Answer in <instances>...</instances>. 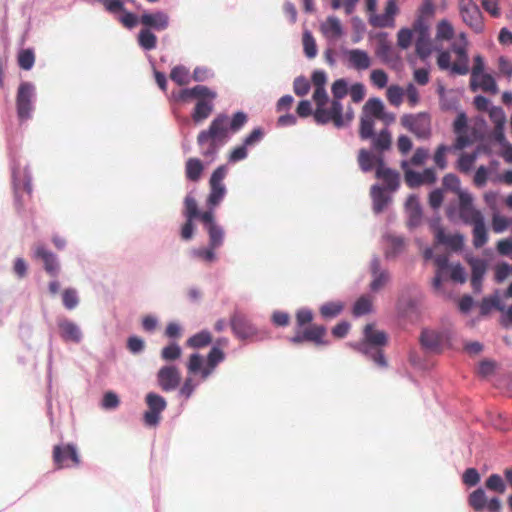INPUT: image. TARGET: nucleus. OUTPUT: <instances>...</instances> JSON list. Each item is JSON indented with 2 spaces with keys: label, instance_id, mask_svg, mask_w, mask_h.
I'll return each instance as SVG.
<instances>
[{
  "label": "nucleus",
  "instance_id": "f3484780",
  "mask_svg": "<svg viewBox=\"0 0 512 512\" xmlns=\"http://www.w3.org/2000/svg\"><path fill=\"white\" fill-rule=\"evenodd\" d=\"M172 96L177 102L187 103L192 99H197L198 97L216 98L217 93L207 86L196 85L192 88L181 89L177 93L174 92Z\"/></svg>",
  "mask_w": 512,
  "mask_h": 512
},
{
  "label": "nucleus",
  "instance_id": "1a4fd4ad",
  "mask_svg": "<svg viewBox=\"0 0 512 512\" xmlns=\"http://www.w3.org/2000/svg\"><path fill=\"white\" fill-rule=\"evenodd\" d=\"M148 410L144 413V422L148 426H156L161 420V413L166 409V400L153 392L146 395L145 398Z\"/></svg>",
  "mask_w": 512,
  "mask_h": 512
},
{
  "label": "nucleus",
  "instance_id": "6ab92c4d",
  "mask_svg": "<svg viewBox=\"0 0 512 512\" xmlns=\"http://www.w3.org/2000/svg\"><path fill=\"white\" fill-rule=\"evenodd\" d=\"M34 258L43 262L44 270L52 277H56L60 272V265L56 255L47 250L43 245H37L34 251Z\"/></svg>",
  "mask_w": 512,
  "mask_h": 512
},
{
  "label": "nucleus",
  "instance_id": "7ed1b4c3",
  "mask_svg": "<svg viewBox=\"0 0 512 512\" xmlns=\"http://www.w3.org/2000/svg\"><path fill=\"white\" fill-rule=\"evenodd\" d=\"M400 124L418 139L427 140L432 135L431 117L426 112L404 114L400 118Z\"/></svg>",
  "mask_w": 512,
  "mask_h": 512
},
{
  "label": "nucleus",
  "instance_id": "49530a36",
  "mask_svg": "<svg viewBox=\"0 0 512 512\" xmlns=\"http://www.w3.org/2000/svg\"><path fill=\"white\" fill-rule=\"evenodd\" d=\"M408 166L409 162H401V168L404 170V178L406 184L411 188H415L422 185L421 174L419 172L409 169Z\"/></svg>",
  "mask_w": 512,
  "mask_h": 512
},
{
  "label": "nucleus",
  "instance_id": "c9c22d12",
  "mask_svg": "<svg viewBox=\"0 0 512 512\" xmlns=\"http://www.w3.org/2000/svg\"><path fill=\"white\" fill-rule=\"evenodd\" d=\"M204 170L202 162L198 158H189L185 164L186 178L190 181L197 182Z\"/></svg>",
  "mask_w": 512,
  "mask_h": 512
},
{
  "label": "nucleus",
  "instance_id": "13d9d810",
  "mask_svg": "<svg viewBox=\"0 0 512 512\" xmlns=\"http://www.w3.org/2000/svg\"><path fill=\"white\" fill-rule=\"evenodd\" d=\"M486 503V495L484 490L481 488L473 491L469 496V504L476 511H481L485 507Z\"/></svg>",
  "mask_w": 512,
  "mask_h": 512
},
{
  "label": "nucleus",
  "instance_id": "f257e3e1",
  "mask_svg": "<svg viewBox=\"0 0 512 512\" xmlns=\"http://www.w3.org/2000/svg\"><path fill=\"white\" fill-rule=\"evenodd\" d=\"M228 139V116L217 115L210 123L207 130H202L197 136V144L201 154L210 162L213 161L219 149Z\"/></svg>",
  "mask_w": 512,
  "mask_h": 512
},
{
  "label": "nucleus",
  "instance_id": "bb28decb",
  "mask_svg": "<svg viewBox=\"0 0 512 512\" xmlns=\"http://www.w3.org/2000/svg\"><path fill=\"white\" fill-rule=\"evenodd\" d=\"M215 99L216 98L210 97L197 98V102L192 113V119L195 123H200L211 115L214 108L213 101Z\"/></svg>",
  "mask_w": 512,
  "mask_h": 512
},
{
  "label": "nucleus",
  "instance_id": "dca6fc26",
  "mask_svg": "<svg viewBox=\"0 0 512 512\" xmlns=\"http://www.w3.org/2000/svg\"><path fill=\"white\" fill-rule=\"evenodd\" d=\"M181 381V373L174 365H166L159 369L157 382L164 392L175 390Z\"/></svg>",
  "mask_w": 512,
  "mask_h": 512
},
{
  "label": "nucleus",
  "instance_id": "2f4dec72",
  "mask_svg": "<svg viewBox=\"0 0 512 512\" xmlns=\"http://www.w3.org/2000/svg\"><path fill=\"white\" fill-rule=\"evenodd\" d=\"M436 6L433 0H422L421 5L417 9V18L414 23L420 21L422 26H429L427 21L434 17Z\"/></svg>",
  "mask_w": 512,
  "mask_h": 512
},
{
  "label": "nucleus",
  "instance_id": "4d7b16f0",
  "mask_svg": "<svg viewBox=\"0 0 512 512\" xmlns=\"http://www.w3.org/2000/svg\"><path fill=\"white\" fill-rule=\"evenodd\" d=\"M202 213L198 210V205L194 197L187 195L184 199V215L186 219H200Z\"/></svg>",
  "mask_w": 512,
  "mask_h": 512
},
{
  "label": "nucleus",
  "instance_id": "4be33fe9",
  "mask_svg": "<svg viewBox=\"0 0 512 512\" xmlns=\"http://www.w3.org/2000/svg\"><path fill=\"white\" fill-rule=\"evenodd\" d=\"M451 50L457 55V61L453 63L452 73L466 75L469 72V58L465 44L453 43Z\"/></svg>",
  "mask_w": 512,
  "mask_h": 512
},
{
  "label": "nucleus",
  "instance_id": "6e6d98bb",
  "mask_svg": "<svg viewBox=\"0 0 512 512\" xmlns=\"http://www.w3.org/2000/svg\"><path fill=\"white\" fill-rule=\"evenodd\" d=\"M343 310V305L340 302H328L320 307V314L325 319H331L338 316Z\"/></svg>",
  "mask_w": 512,
  "mask_h": 512
},
{
  "label": "nucleus",
  "instance_id": "338daca9",
  "mask_svg": "<svg viewBox=\"0 0 512 512\" xmlns=\"http://www.w3.org/2000/svg\"><path fill=\"white\" fill-rule=\"evenodd\" d=\"M62 301L65 308L74 309L79 303L76 290L72 288L65 289L62 293Z\"/></svg>",
  "mask_w": 512,
  "mask_h": 512
},
{
  "label": "nucleus",
  "instance_id": "39448f33",
  "mask_svg": "<svg viewBox=\"0 0 512 512\" xmlns=\"http://www.w3.org/2000/svg\"><path fill=\"white\" fill-rule=\"evenodd\" d=\"M458 8L463 22L469 28L475 33H482L484 31L482 13L473 0H459Z\"/></svg>",
  "mask_w": 512,
  "mask_h": 512
},
{
  "label": "nucleus",
  "instance_id": "20e7f679",
  "mask_svg": "<svg viewBox=\"0 0 512 512\" xmlns=\"http://www.w3.org/2000/svg\"><path fill=\"white\" fill-rule=\"evenodd\" d=\"M333 100L331 101L330 112L333 114L334 126L342 128L352 119V116L347 114L343 116V106L340 102L348 93V84L345 79H337L331 87Z\"/></svg>",
  "mask_w": 512,
  "mask_h": 512
},
{
  "label": "nucleus",
  "instance_id": "37998d69",
  "mask_svg": "<svg viewBox=\"0 0 512 512\" xmlns=\"http://www.w3.org/2000/svg\"><path fill=\"white\" fill-rule=\"evenodd\" d=\"M476 159L477 154L475 152L462 153L457 161V170L463 174H468L472 170Z\"/></svg>",
  "mask_w": 512,
  "mask_h": 512
},
{
  "label": "nucleus",
  "instance_id": "c03bdc74",
  "mask_svg": "<svg viewBox=\"0 0 512 512\" xmlns=\"http://www.w3.org/2000/svg\"><path fill=\"white\" fill-rule=\"evenodd\" d=\"M170 79L179 86H185L190 83L189 70L182 66H175L170 72Z\"/></svg>",
  "mask_w": 512,
  "mask_h": 512
},
{
  "label": "nucleus",
  "instance_id": "393cba45",
  "mask_svg": "<svg viewBox=\"0 0 512 512\" xmlns=\"http://www.w3.org/2000/svg\"><path fill=\"white\" fill-rule=\"evenodd\" d=\"M348 64L356 70H366L371 66L369 54L361 49H351L345 52Z\"/></svg>",
  "mask_w": 512,
  "mask_h": 512
},
{
  "label": "nucleus",
  "instance_id": "a19ab883",
  "mask_svg": "<svg viewBox=\"0 0 512 512\" xmlns=\"http://www.w3.org/2000/svg\"><path fill=\"white\" fill-rule=\"evenodd\" d=\"M138 44L144 50L150 51L157 46L156 35L148 28L141 29L138 34Z\"/></svg>",
  "mask_w": 512,
  "mask_h": 512
},
{
  "label": "nucleus",
  "instance_id": "e433bc0d",
  "mask_svg": "<svg viewBox=\"0 0 512 512\" xmlns=\"http://www.w3.org/2000/svg\"><path fill=\"white\" fill-rule=\"evenodd\" d=\"M372 146L376 151L383 152L389 150L392 144L391 133L388 129L381 130L372 138Z\"/></svg>",
  "mask_w": 512,
  "mask_h": 512
},
{
  "label": "nucleus",
  "instance_id": "ddd939ff",
  "mask_svg": "<svg viewBox=\"0 0 512 512\" xmlns=\"http://www.w3.org/2000/svg\"><path fill=\"white\" fill-rule=\"evenodd\" d=\"M458 199V214L464 224H471L484 217L482 212L474 206L473 196L469 192H461Z\"/></svg>",
  "mask_w": 512,
  "mask_h": 512
},
{
  "label": "nucleus",
  "instance_id": "4c0bfd02",
  "mask_svg": "<svg viewBox=\"0 0 512 512\" xmlns=\"http://www.w3.org/2000/svg\"><path fill=\"white\" fill-rule=\"evenodd\" d=\"M455 31L452 24L446 20H440L436 25L435 40L439 41H450L454 37Z\"/></svg>",
  "mask_w": 512,
  "mask_h": 512
},
{
  "label": "nucleus",
  "instance_id": "a18cd8bd",
  "mask_svg": "<svg viewBox=\"0 0 512 512\" xmlns=\"http://www.w3.org/2000/svg\"><path fill=\"white\" fill-rule=\"evenodd\" d=\"M374 119L370 116L363 115L360 119L359 136L362 140L372 138L374 133Z\"/></svg>",
  "mask_w": 512,
  "mask_h": 512
},
{
  "label": "nucleus",
  "instance_id": "a878e982",
  "mask_svg": "<svg viewBox=\"0 0 512 512\" xmlns=\"http://www.w3.org/2000/svg\"><path fill=\"white\" fill-rule=\"evenodd\" d=\"M435 239L438 244L445 245L455 251L460 250L464 242L461 234H447L440 226L435 230Z\"/></svg>",
  "mask_w": 512,
  "mask_h": 512
},
{
  "label": "nucleus",
  "instance_id": "f704fd0d",
  "mask_svg": "<svg viewBox=\"0 0 512 512\" xmlns=\"http://www.w3.org/2000/svg\"><path fill=\"white\" fill-rule=\"evenodd\" d=\"M321 30L328 38H338L342 35L343 30L338 18L330 16L322 24Z\"/></svg>",
  "mask_w": 512,
  "mask_h": 512
},
{
  "label": "nucleus",
  "instance_id": "7c9ffc66",
  "mask_svg": "<svg viewBox=\"0 0 512 512\" xmlns=\"http://www.w3.org/2000/svg\"><path fill=\"white\" fill-rule=\"evenodd\" d=\"M470 225L473 227L472 236L474 247H483L488 241V232L485 225L484 217L471 223Z\"/></svg>",
  "mask_w": 512,
  "mask_h": 512
},
{
  "label": "nucleus",
  "instance_id": "f03ea898",
  "mask_svg": "<svg viewBox=\"0 0 512 512\" xmlns=\"http://www.w3.org/2000/svg\"><path fill=\"white\" fill-rule=\"evenodd\" d=\"M363 342L356 346V349L369 357L376 365L386 367L387 361L383 353V347L388 343L387 334L376 329L374 324H367L364 327Z\"/></svg>",
  "mask_w": 512,
  "mask_h": 512
},
{
  "label": "nucleus",
  "instance_id": "5701e85b",
  "mask_svg": "<svg viewBox=\"0 0 512 512\" xmlns=\"http://www.w3.org/2000/svg\"><path fill=\"white\" fill-rule=\"evenodd\" d=\"M398 12L395 0H389L386 3L385 12L381 15H374L370 19V23L374 27H389L394 24V16Z\"/></svg>",
  "mask_w": 512,
  "mask_h": 512
},
{
  "label": "nucleus",
  "instance_id": "3c124183",
  "mask_svg": "<svg viewBox=\"0 0 512 512\" xmlns=\"http://www.w3.org/2000/svg\"><path fill=\"white\" fill-rule=\"evenodd\" d=\"M217 248H212L210 245L207 247L197 248L192 251V254L195 258L205 262V263H213L217 260V255L215 250Z\"/></svg>",
  "mask_w": 512,
  "mask_h": 512
},
{
  "label": "nucleus",
  "instance_id": "de8ad7c7",
  "mask_svg": "<svg viewBox=\"0 0 512 512\" xmlns=\"http://www.w3.org/2000/svg\"><path fill=\"white\" fill-rule=\"evenodd\" d=\"M420 341L425 348L436 350L440 346L441 338L438 333L425 330L421 333Z\"/></svg>",
  "mask_w": 512,
  "mask_h": 512
},
{
  "label": "nucleus",
  "instance_id": "aec40b11",
  "mask_svg": "<svg viewBox=\"0 0 512 512\" xmlns=\"http://www.w3.org/2000/svg\"><path fill=\"white\" fill-rule=\"evenodd\" d=\"M139 22L148 29L163 31L169 26V16L163 11L143 13L139 18Z\"/></svg>",
  "mask_w": 512,
  "mask_h": 512
},
{
  "label": "nucleus",
  "instance_id": "473e14b6",
  "mask_svg": "<svg viewBox=\"0 0 512 512\" xmlns=\"http://www.w3.org/2000/svg\"><path fill=\"white\" fill-rule=\"evenodd\" d=\"M406 208L409 212L408 225L410 227L417 226L421 221V208L418 198L415 195H410L406 201Z\"/></svg>",
  "mask_w": 512,
  "mask_h": 512
},
{
  "label": "nucleus",
  "instance_id": "2eb2a0df",
  "mask_svg": "<svg viewBox=\"0 0 512 512\" xmlns=\"http://www.w3.org/2000/svg\"><path fill=\"white\" fill-rule=\"evenodd\" d=\"M230 326L235 337L244 340L256 335L257 330L251 321L241 312H234L230 318Z\"/></svg>",
  "mask_w": 512,
  "mask_h": 512
},
{
  "label": "nucleus",
  "instance_id": "4468645a",
  "mask_svg": "<svg viewBox=\"0 0 512 512\" xmlns=\"http://www.w3.org/2000/svg\"><path fill=\"white\" fill-rule=\"evenodd\" d=\"M68 460L71 461L73 466L80 464L76 447L72 444L55 445L53 447V461L56 469L70 467L71 465L68 463Z\"/></svg>",
  "mask_w": 512,
  "mask_h": 512
},
{
  "label": "nucleus",
  "instance_id": "e2e57ef3",
  "mask_svg": "<svg viewBox=\"0 0 512 512\" xmlns=\"http://www.w3.org/2000/svg\"><path fill=\"white\" fill-rule=\"evenodd\" d=\"M413 33H415L413 28H402L398 31L397 44L401 49H408L411 46L413 40Z\"/></svg>",
  "mask_w": 512,
  "mask_h": 512
},
{
  "label": "nucleus",
  "instance_id": "69168bd1",
  "mask_svg": "<svg viewBox=\"0 0 512 512\" xmlns=\"http://www.w3.org/2000/svg\"><path fill=\"white\" fill-rule=\"evenodd\" d=\"M442 182H443V186L446 189L453 191L454 193L457 194L458 197L461 192H465L464 190H462L460 188V180L455 174H452V173L446 174L443 177Z\"/></svg>",
  "mask_w": 512,
  "mask_h": 512
},
{
  "label": "nucleus",
  "instance_id": "423d86ee",
  "mask_svg": "<svg viewBox=\"0 0 512 512\" xmlns=\"http://www.w3.org/2000/svg\"><path fill=\"white\" fill-rule=\"evenodd\" d=\"M35 96V86L30 82H22L16 95V108L18 117L21 120L31 118L33 111V99Z\"/></svg>",
  "mask_w": 512,
  "mask_h": 512
},
{
  "label": "nucleus",
  "instance_id": "603ef678",
  "mask_svg": "<svg viewBox=\"0 0 512 512\" xmlns=\"http://www.w3.org/2000/svg\"><path fill=\"white\" fill-rule=\"evenodd\" d=\"M453 150H455L453 148V145L451 147H449L444 144H441L437 147V149L434 153V156H433V160H434L435 165L439 169L444 170L447 167L446 154Z\"/></svg>",
  "mask_w": 512,
  "mask_h": 512
},
{
  "label": "nucleus",
  "instance_id": "0e129e2a",
  "mask_svg": "<svg viewBox=\"0 0 512 512\" xmlns=\"http://www.w3.org/2000/svg\"><path fill=\"white\" fill-rule=\"evenodd\" d=\"M247 121L248 117L244 112H236L233 115L231 121H228V131L230 130L232 133L238 132L240 129L244 127Z\"/></svg>",
  "mask_w": 512,
  "mask_h": 512
},
{
  "label": "nucleus",
  "instance_id": "5fc2aeb1",
  "mask_svg": "<svg viewBox=\"0 0 512 512\" xmlns=\"http://www.w3.org/2000/svg\"><path fill=\"white\" fill-rule=\"evenodd\" d=\"M18 65L23 70H30L35 63V54L32 49L21 50L17 57Z\"/></svg>",
  "mask_w": 512,
  "mask_h": 512
},
{
  "label": "nucleus",
  "instance_id": "864d4df0",
  "mask_svg": "<svg viewBox=\"0 0 512 512\" xmlns=\"http://www.w3.org/2000/svg\"><path fill=\"white\" fill-rule=\"evenodd\" d=\"M484 71V59L481 55L474 57V64L471 70L470 86L473 91H476L477 80L479 75Z\"/></svg>",
  "mask_w": 512,
  "mask_h": 512
},
{
  "label": "nucleus",
  "instance_id": "f8f14e48",
  "mask_svg": "<svg viewBox=\"0 0 512 512\" xmlns=\"http://www.w3.org/2000/svg\"><path fill=\"white\" fill-rule=\"evenodd\" d=\"M413 30L416 34L415 52L422 61H426L433 51L429 26H422L419 21L418 23H413Z\"/></svg>",
  "mask_w": 512,
  "mask_h": 512
},
{
  "label": "nucleus",
  "instance_id": "6e6552de",
  "mask_svg": "<svg viewBox=\"0 0 512 512\" xmlns=\"http://www.w3.org/2000/svg\"><path fill=\"white\" fill-rule=\"evenodd\" d=\"M200 220L204 225V228L209 237V243L212 248H220L224 243L225 231L215 221V216L212 210L204 211L200 215Z\"/></svg>",
  "mask_w": 512,
  "mask_h": 512
},
{
  "label": "nucleus",
  "instance_id": "9b49d317",
  "mask_svg": "<svg viewBox=\"0 0 512 512\" xmlns=\"http://www.w3.org/2000/svg\"><path fill=\"white\" fill-rule=\"evenodd\" d=\"M312 98L316 104V109L313 113L315 122L321 125L328 124L330 122L334 124L333 114L330 112V108H326L328 95L325 87L315 88Z\"/></svg>",
  "mask_w": 512,
  "mask_h": 512
},
{
  "label": "nucleus",
  "instance_id": "79ce46f5",
  "mask_svg": "<svg viewBox=\"0 0 512 512\" xmlns=\"http://www.w3.org/2000/svg\"><path fill=\"white\" fill-rule=\"evenodd\" d=\"M212 342V335L209 331H201L187 339L186 345L191 348H203Z\"/></svg>",
  "mask_w": 512,
  "mask_h": 512
},
{
  "label": "nucleus",
  "instance_id": "bf43d9fd",
  "mask_svg": "<svg viewBox=\"0 0 512 512\" xmlns=\"http://www.w3.org/2000/svg\"><path fill=\"white\" fill-rule=\"evenodd\" d=\"M302 42H303V48H304L305 55L310 59L316 57V55H317L316 42H315L314 37L312 36V34L309 31H305L303 33Z\"/></svg>",
  "mask_w": 512,
  "mask_h": 512
},
{
  "label": "nucleus",
  "instance_id": "b1692460",
  "mask_svg": "<svg viewBox=\"0 0 512 512\" xmlns=\"http://www.w3.org/2000/svg\"><path fill=\"white\" fill-rule=\"evenodd\" d=\"M370 270L373 279L370 283V289L374 292L381 290L389 281L390 276L386 270L380 269V260L375 257L370 263Z\"/></svg>",
  "mask_w": 512,
  "mask_h": 512
},
{
  "label": "nucleus",
  "instance_id": "a211bd4d",
  "mask_svg": "<svg viewBox=\"0 0 512 512\" xmlns=\"http://www.w3.org/2000/svg\"><path fill=\"white\" fill-rule=\"evenodd\" d=\"M468 121L465 113L461 112L457 115L453 123V131L457 135L453 148L462 150L471 144V140L467 135Z\"/></svg>",
  "mask_w": 512,
  "mask_h": 512
},
{
  "label": "nucleus",
  "instance_id": "9d476101",
  "mask_svg": "<svg viewBox=\"0 0 512 512\" xmlns=\"http://www.w3.org/2000/svg\"><path fill=\"white\" fill-rule=\"evenodd\" d=\"M326 328L323 325H311L303 330L297 329L295 334L290 338V342L295 345L303 342H312L315 345H325Z\"/></svg>",
  "mask_w": 512,
  "mask_h": 512
},
{
  "label": "nucleus",
  "instance_id": "052dcab7",
  "mask_svg": "<svg viewBox=\"0 0 512 512\" xmlns=\"http://www.w3.org/2000/svg\"><path fill=\"white\" fill-rule=\"evenodd\" d=\"M182 350L180 346L172 342L161 350V358L165 361H175L180 358Z\"/></svg>",
  "mask_w": 512,
  "mask_h": 512
},
{
  "label": "nucleus",
  "instance_id": "09e8293b",
  "mask_svg": "<svg viewBox=\"0 0 512 512\" xmlns=\"http://www.w3.org/2000/svg\"><path fill=\"white\" fill-rule=\"evenodd\" d=\"M372 298L368 295L361 296L353 306V315L362 316L372 311Z\"/></svg>",
  "mask_w": 512,
  "mask_h": 512
},
{
  "label": "nucleus",
  "instance_id": "8fccbe9b",
  "mask_svg": "<svg viewBox=\"0 0 512 512\" xmlns=\"http://www.w3.org/2000/svg\"><path fill=\"white\" fill-rule=\"evenodd\" d=\"M480 88L484 92L496 94L498 92L497 84L490 74L483 73L479 75L476 90Z\"/></svg>",
  "mask_w": 512,
  "mask_h": 512
},
{
  "label": "nucleus",
  "instance_id": "680f3d73",
  "mask_svg": "<svg viewBox=\"0 0 512 512\" xmlns=\"http://www.w3.org/2000/svg\"><path fill=\"white\" fill-rule=\"evenodd\" d=\"M404 90L398 85H391L387 88L386 96L389 103L395 107L400 106L403 101Z\"/></svg>",
  "mask_w": 512,
  "mask_h": 512
},
{
  "label": "nucleus",
  "instance_id": "c85d7f7f",
  "mask_svg": "<svg viewBox=\"0 0 512 512\" xmlns=\"http://www.w3.org/2000/svg\"><path fill=\"white\" fill-rule=\"evenodd\" d=\"M60 335L65 341L79 343L82 338V333L79 327L68 320L59 323Z\"/></svg>",
  "mask_w": 512,
  "mask_h": 512
},
{
  "label": "nucleus",
  "instance_id": "cd10ccee",
  "mask_svg": "<svg viewBox=\"0 0 512 512\" xmlns=\"http://www.w3.org/2000/svg\"><path fill=\"white\" fill-rule=\"evenodd\" d=\"M224 358L225 354L220 348L212 347L207 356V365L201 370V378L206 380Z\"/></svg>",
  "mask_w": 512,
  "mask_h": 512
},
{
  "label": "nucleus",
  "instance_id": "412c9836",
  "mask_svg": "<svg viewBox=\"0 0 512 512\" xmlns=\"http://www.w3.org/2000/svg\"><path fill=\"white\" fill-rule=\"evenodd\" d=\"M378 167H376V177L381 179L390 191H395L400 184V174L385 166L383 158H378Z\"/></svg>",
  "mask_w": 512,
  "mask_h": 512
},
{
  "label": "nucleus",
  "instance_id": "58836bf2",
  "mask_svg": "<svg viewBox=\"0 0 512 512\" xmlns=\"http://www.w3.org/2000/svg\"><path fill=\"white\" fill-rule=\"evenodd\" d=\"M384 108V104L379 98H370L363 106V115L374 117L376 119L379 117H385L383 115Z\"/></svg>",
  "mask_w": 512,
  "mask_h": 512
},
{
  "label": "nucleus",
  "instance_id": "774afa93",
  "mask_svg": "<svg viewBox=\"0 0 512 512\" xmlns=\"http://www.w3.org/2000/svg\"><path fill=\"white\" fill-rule=\"evenodd\" d=\"M486 488L495 491L498 493H503L505 491V484L501 476L498 474H492L489 476V478L486 480Z\"/></svg>",
  "mask_w": 512,
  "mask_h": 512
},
{
  "label": "nucleus",
  "instance_id": "c756f323",
  "mask_svg": "<svg viewBox=\"0 0 512 512\" xmlns=\"http://www.w3.org/2000/svg\"><path fill=\"white\" fill-rule=\"evenodd\" d=\"M434 263L437 267L436 275L433 278L432 285L435 290H440L442 286V282L447 279V271H448V258L444 255H439L435 257Z\"/></svg>",
  "mask_w": 512,
  "mask_h": 512
},
{
  "label": "nucleus",
  "instance_id": "0eeeda50",
  "mask_svg": "<svg viewBox=\"0 0 512 512\" xmlns=\"http://www.w3.org/2000/svg\"><path fill=\"white\" fill-rule=\"evenodd\" d=\"M227 175L226 165H221L216 168L209 180L210 193L208 196V205L211 207L217 206L226 194V188L223 184V180Z\"/></svg>",
  "mask_w": 512,
  "mask_h": 512
},
{
  "label": "nucleus",
  "instance_id": "ea45409f",
  "mask_svg": "<svg viewBox=\"0 0 512 512\" xmlns=\"http://www.w3.org/2000/svg\"><path fill=\"white\" fill-rule=\"evenodd\" d=\"M378 158L381 156H375L366 149H361L358 153V163L362 171L369 172L373 169L374 165L378 167Z\"/></svg>",
  "mask_w": 512,
  "mask_h": 512
},
{
  "label": "nucleus",
  "instance_id": "72a5a7b5",
  "mask_svg": "<svg viewBox=\"0 0 512 512\" xmlns=\"http://www.w3.org/2000/svg\"><path fill=\"white\" fill-rule=\"evenodd\" d=\"M371 197L373 200V209L376 213L382 212L390 200L384 188L377 185L371 188Z\"/></svg>",
  "mask_w": 512,
  "mask_h": 512
}]
</instances>
